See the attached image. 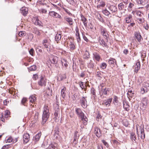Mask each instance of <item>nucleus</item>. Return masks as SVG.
<instances>
[{
  "label": "nucleus",
  "mask_w": 149,
  "mask_h": 149,
  "mask_svg": "<svg viewBox=\"0 0 149 149\" xmlns=\"http://www.w3.org/2000/svg\"><path fill=\"white\" fill-rule=\"evenodd\" d=\"M49 114L50 113L49 112L48 106H45L44 107L43 113L42 115V120L41 122L42 125H44L46 123L49 117Z\"/></svg>",
  "instance_id": "obj_1"
},
{
  "label": "nucleus",
  "mask_w": 149,
  "mask_h": 149,
  "mask_svg": "<svg viewBox=\"0 0 149 149\" xmlns=\"http://www.w3.org/2000/svg\"><path fill=\"white\" fill-rule=\"evenodd\" d=\"M75 111L79 117L81 118L83 124L84 125H86L88 120V118L86 116L84 115V114L81 109L79 108H77Z\"/></svg>",
  "instance_id": "obj_2"
},
{
  "label": "nucleus",
  "mask_w": 149,
  "mask_h": 149,
  "mask_svg": "<svg viewBox=\"0 0 149 149\" xmlns=\"http://www.w3.org/2000/svg\"><path fill=\"white\" fill-rule=\"evenodd\" d=\"M100 32L101 35L104 36L105 38H106L107 41V38L109 37V35L107 33L106 29L102 26H100Z\"/></svg>",
  "instance_id": "obj_3"
},
{
  "label": "nucleus",
  "mask_w": 149,
  "mask_h": 149,
  "mask_svg": "<svg viewBox=\"0 0 149 149\" xmlns=\"http://www.w3.org/2000/svg\"><path fill=\"white\" fill-rule=\"evenodd\" d=\"M47 80L42 76H41L40 80L38 81V85L41 86H45L46 85Z\"/></svg>",
  "instance_id": "obj_4"
},
{
  "label": "nucleus",
  "mask_w": 149,
  "mask_h": 149,
  "mask_svg": "<svg viewBox=\"0 0 149 149\" xmlns=\"http://www.w3.org/2000/svg\"><path fill=\"white\" fill-rule=\"evenodd\" d=\"M23 141L22 143L24 144L27 143L29 140L30 135L28 133L24 134L22 136Z\"/></svg>",
  "instance_id": "obj_5"
},
{
  "label": "nucleus",
  "mask_w": 149,
  "mask_h": 149,
  "mask_svg": "<svg viewBox=\"0 0 149 149\" xmlns=\"http://www.w3.org/2000/svg\"><path fill=\"white\" fill-rule=\"evenodd\" d=\"M86 97H83L80 100L81 106L84 108H86L87 106V101L86 99Z\"/></svg>",
  "instance_id": "obj_6"
},
{
  "label": "nucleus",
  "mask_w": 149,
  "mask_h": 149,
  "mask_svg": "<svg viewBox=\"0 0 149 149\" xmlns=\"http://www.w3.org/2000/svg\"><path fill=\"white\" fill-rule=\"evenodd\" d=\"M109 91V88H102L100 91V94L101 96H102L103 95H107V92Z\"/></svg>",
  "instance_id": "obj_7"
},
{
  "label": "nucleus",
  "mask_w": 149,
  "mask_h": 149,
  "mask_svg": "<svg viewBox=\"0 0 149 149\" xmlns=\"http://www.w3.org/2000/svg\"><path fill=\"white\" fill-rule=\"evenodd\" d=\"M108 9L110 10V12L112 13L115 14L117 11V7L114 6L110 5L108 7Z\"/></svg>",
  "instance_id": "obj_8"
},
{
  "label": "nucleus",
  "mask_w": 149,
  "mask_h": 149,
  "mask_svg": "<svg viewBox=\"0 0 149 149\" xmlns=\"http://www.w3.org/2000/svg\"><path fill=\"white\" fill-rule=\"evenodd\" d=\"M134 36L139 43H140L143 39L140 33L139 32H135L134 33Z\"/></svg>",
  "instance_id": "obj_9"
},
{
  "label": "nucleus",
  "mask_w": 149,
  "mask_h": 149,
  "mask_svg": "<svg viewBox=\"0 0 149 149\" xmlns=\"http://www.w3.org/2000/svg\"><path fill=\"white\" fill-rule=\"evenodd\" d=\"M28 12V9L27 8L23 7L20 9V12L24 16H26Z\"/></svg>",
  "instance_id": "obj_10"
},
{
  "label": "nucleus",
  "mask_w": 149,
  "mask_h": 149,
  "mask_svg": "<svg viewBox=\"0 0 149 149\" xmlns=\"http://www.w3.org/2000/svg\"><path fill=\"white\" fill-rule=\"evenodd\" d=\"M79 137V135L78 132L75 131L74 134V140L73 142L74 144L76 145L77 143V140Z\"/></svg>",
  "instance_id": "obj_11"
},
{
  "label": "nucleus",
  "mask_w": 149,
  "mask_h": 149,
  "mask_svg": "<svg viewBox=\"0 0 149 149\" xmlns=\"http://www.w3.org/2000/svg\"><path fill=\"white\" fill-rule=\"evenodd\" d=\"M49 14L50 16L54 18H61V16L60 15L54 11L50 12L49 13Z\"/></svg>",
  "instance_id": "obj_12"
},
{
  "label": "nucleus",
  "mask_w": 149,
  "mask_h": 149,
  "mask_svg": "<svg viewBox=\"0 0 149 149\" xmlns=\"http://www.w3.org/2000/svg\"><path fill=\"white\" fill-rule=\"evenodd\" d=\"M111 67L114 66L115 64L116 65V61L115 59L113 58H110L108 61Z\"/></svg>",
  "instance_id": "obj_13"
},
{
  "label": "nucleus",
  "mask_w": 149,
  "mask_h": 149,
  "mask_svg": "<svg viewBox=\"0 0 149 149\" xmlns=\"http://www.w3.org/2000/svg\"><path fill=\"white\" fill-rule=\"evenodd\" d=\"M134 72L136 73H137L138 71L140 70V62L138 61L136 63L135 65L134 66Z\"/></svg>",
  "instance_id": "obj_14"
},
{
  "label": "nucleus",
  "mask_w": 149,
  "mask_h": 149,
  "mask_svg": "<svg viewBox=\"0 0 149 149\" xmlns=\"http://www.w3.org/2000/svg\"><path fill=\"white\" fill-rule=\"evenodd\" d=\"M35 19L36 20L34 23L35 25H38L41 27H43V24L39 20L38 17H36Z\"/></svg>",
  "instance_id": "obj_15"
},
{
  "label": "nucleus",
  "mask_w": 149,
  "mask_h": 149,
  "mask_svg": "<svg viewBox=\"0 0 149 149\" xmlns=\"http://www.w3.org/2000/svg\"><path fill=\"white\" fill-rule=\"evenodd\" d=\"M130 138L133 142L136 143V135L134 132H131L130 134Z\"/></svg>",
  "instance_id": "obj_16"
},
{
  "label": "nucleus",
  "mask_w": 149,
  "mask_h": 149,
  "mask_svg": "<svg viewBox=\"0 0 149 149\" xmlns=\"http://www.w3.org/2000/svg\"><path fill=\"white\" fill-rule=\"evenodd\" d=\"M112 100V98L108 99L107 100L104 101L103 102V103L106 105L107 107H109L110 106V103L111 102Z\"/></svg>",
  "instance_id": "obj_17"
},
{
  "label": "nucleus",
  "mask_w": 149,
  "mask_h": 149,
  "mask_svg": "<svg viewBox=\"0 0 149 149\" xmlns=\"http://www.w3.org/2000/svg\"><path fill=\"white\" fill-rule=\"evenodd\" d=\"M123 108L125 110L128 111L129 110V106L128 104V102L125 101H123Z\"/></svg>",
  "instance_id": "obj_18"
},
{
  "label": "nucleus",
  "mask_w": 149,
  "mask_h": 149,
  "mask_svg": "<svg viewBox=\"0 0 149 149\" xmlns=\"http://www.w3.org/2000/svg\"><path fill=\"white\" fill-rule=\"evenodd\" d=\"M94 133L96 134V136L100 137L101 136L100 130L98 127H96L95 129Z\"/></svg>",
  "instance_id": "obj_19"
},
{
  "label": "nucleus",
  "mask_w": 149,
  "mask_h": 149,
  "mask_svg": "<svg viewBox=\"0 0 149 149\" xmlns=\"http://www.w3.org/2000/svg\"><path fill=\"white\" fill-rule=\"evenodd\" d=\"M75 31L76 32V36L77 37L76 38L77 39V41L78 42H80L81 41V38L79 36V29L77 27L76 28Z\"/></svg>",
  "instance_id": "obj_20"
},
{
  "label": "nucleus",
  "mask_w": 149,
  "mask_h": 149,
  "mask_svg": "<svg viewBox=\"0 0 149 149\" xmlns=\"http://www.w3.org/2000/svg\"><path fill=\"white\" fill-rule=\"evenodd\" d=\"M50 57L51 58V59H52V62L50 60H48V61H50L52 63H56V62H58V58L56 56L52 55Z\"/></svg>",
  "instance_id": "obj_21"
},
{
  "label": "nucleus",
  "mask_w": 149,
  "mask_h": 149,
  "mask_svg": "<svg viewBox=\"0 0 149 149\" xmlns=\"http://www.w3.org/2000/svg\"><path fill=\"white\" fill-rule=\"evenodd\" d=\"M65 19L69 24L70 26H71L72 25H73V22L72 18L70 17H66L65 18Z\"/></svg>",
  "instance_id": "obj_22"
},
{
  "label": "nucleus",
  "mask_w": 149,
  "mask_h": 149,
  "mask_svg": "<svg viewBox=\"0 0 149 149\" xmlns=\"http://www.w3.org/2000/svg\"><path fill=\"white\" fill-rule=\"evenodd\" d=\"M81 21L84 24L85 27H87V19L84 17L83 15H81Z\"/></svg>",
  "instance_id": "obj_23"
},
{
  "label": "nucleus",
  "mask_w": 149,
  "mask_h": 149,
  "mask_svg": "<svg viewBox=\"0 0 149 149\" xmlns=\"http://www.w3.org/2000/svg\"><path fill=\"white\" fill-rule=\"evenodd\" d=\"M41 135V133H38L33 137V140L36 142L38 141L40 139Z\"/></svg>",
  "instance_id": "obj_24"
},
{
  "label": "nucleus",
  "mask_w": 149,
  "mask_h": 149,
  "mask_svg": "<svg viewBox=\"0 0 149 149\" xmlns=\"http://www.w3.org/2000/svg\"><path fill=\"white\" fill-rule=\"evenodd\" d=\"M148 1V0H137V2L138 4L144 6L147 3Z\"/></svg>",
  "instance_id": "obj_25"
},
{
  "label": "nucleus",
  "mask_w": 149,
  "mask_h": 149,
  "mask_svg": "<svg viewBox=\"0 0 149 149\" xmlns=\"http://www.w3.org/2000/svg\"><path fill=\"white\" fill-rule=\"evenodd\" d=\"M95 17L102 22H103L104 21L103 18L101 16L100 14L98 13H97L95 14Z\"/></svg>",
  "instance_id": "obj_26"
},
{
  "label": "nucleus",
  "mask_w": 149,
  "mask_h": 149,
  "mask_svg": "<svg viewBox=\"0 0 149 149\" xmlns=\"http://www.w3.org/2000/svg\"><path fill=\"white\" fill-rule=\"evenodd\" d=\"M42 44L43 46L46 48H48L49 45L50 43L48 42V40L45 39L43 41Z\"/></svg>",
  "instance_id": "obj_27"
},
{
  "label": "nucleus",
  "mask_w": 149,
  "mask_h": 149,
  "mask_svg": "<svg viewBox=\"0 0 149 149\" xmlns=\"http://www.w3.org/2000/svg\"><path fill=\"white\" fill-rule=\"evenodd\" d=\"M68 44H69L70 49L71 50H73L75 49V46L73 43V40H70Z\"/></svg>",
  "instance_id": "obj_28"
},
{
  "label": "nucleus",
  "mask_w": 149,
  "mask_h": 149,
  "mask_svg": "<svg viewBox=\"0 0 149 149\" xmlns=\"http://www.w3.org/2000/svg\"><path fill=\"white\" fill-rule=\"evenodd\" d=\"M83 57L84 59H88L90 57L89 53L87 50L84 53Z\"/></svg>",
  "instance_id": "obj_29"
},
{
  "label": "nucleus",
  "mask_w": 149,
  "mask_h": 149,
  "mask_svg": "<svg viewBox=\"0 0 149 149\" xmlns=\"http://www.w3.org/2000/svg\"><path fill=\"white\" fill-rule=\"evenodd\" d=\"M29 99L30 102L33 103L36 101V97L35 96L32 95L29 97Z\"/></svg>",
  "instance_id": "obj_30"
},
{
  "label": "nucleus",
  "mask_w": 149,
  "mask_h": 149,
  "mask_svg": "<svg viewBox=\"0 0 149 149\" xmlns=\"http://www.w3.org/2000/svg\"><path fill=\"white\" fill-rule=\"evenodd\" d=\"M141 131V138L143 139H144L145 137V135L144 132V130L143 128L142 127L140 128Z\"/></svg>",
  "instance_id": "obj_31"
},
{
  "label": "nucleus",
  "mask_w": 149,
  "mask_h": 149,
  "mask_svg": "<svg viewBox=\"0 0 149 149\" xmlns=\"http://www.w3.org/2000/svg\"><path fill=\"white\" fill-rule=\"evenodd\" d=\"M93 57L95 60L97 61H99L100 58V56L97 53H95L93 54Z\"/></svg>",
  "instance_id": "obj_32"
},
{
  "label": "nucleus",
  "mask_w": 149,
  "mask_h": 149,
  "mask_svg": "<svg viewBox=\"0 0 149 149\" xmlns=\"http://www.w3.org/2000/svg\"><path fill=\"white\" fill-rule=\"evenodd\" d=\"M94 65V63L92 60L90 61L89 63L88 64V67L91 69H93Z\"/></svg>",
  "instance_id": "obj_33"
},
{
  "label": "nucleus",
  "mask_w": 149,
  "mask_h": 149,
  "mask_svg": "<svg viewBox=\"0 0 149 149\" xmlns=\"http://www.w3.org/2000/svg\"><path fill=\"white\" fill-rule=\"evenodd\" d=\"M61 62L62 65L63 66L64 65V67L66 69L67 67L68 66V62L65 59H63L61 61Z\"/></svg>",
  "instance_id": "obj_34"
},
{
  "label": "nucleus",
  "mask_w": 149,
  "mask_h": 149,
  "mask_svg": "<svg viewBox=\"0 0 149 149\" xmlns=\"http://www.w3.org/2000/svg\"><path fill=\"white\" fill-rule=\"evenodd\" d=\"M125 21L126 23H129L131 22L132 20V16L131 15H129L128 16L125 18Z\"/></svg>",
  "instance_id": "obj_35"
},
{
  "label": "nucleus",
  "mask_w": 149,
  "mask_h": 149,
  "mask_svg": "<svg viewBox=\"0 0 149 149\" xmlns=\"http://www.w3.org/2000/svg\"><path fill=\"white\" fill-rule=\"evenodd\" d=\"M41 30H40L38 29L37 28H35L34 29L33 32L35 34H37L38 36H40V34Z\"/></svg>",
  "instance_id": "obj_36"
},
{
  "label": "nucleus",
  "mask_w": 149,
  "mask_h": 149,
  "mask_svg": "<svg viewBox=\"0 0 149 149\" xmlns=\"http://www.w3.org/2000/svg\"><path fill=\"white\" fill-rule=\"evenodd\" d=\"M66 90V88L65 87H64L62 89L61 91V94L63 98H64L65 96Z\"/></svg>",
  "instance_id": "obj_37"
},
{
  "label": "nucleus",
  "mask_w": 149,
  "mask_h": 149,
  "mask_svg": "<svg viewBox=\"0 0 149 149\" xmlns=\"http://www.w3.org/2000/svg\"><path fill=\"white\" fill-rule=\"evenodd\" d=\"M148 91H149V90L145 88V87H142L141 89V93L142 94H143L147 93Z\"/></svg>",
  "instance_id": "obj_38"
},
{
  "label": "nucleus",
  "mask_w": 149,
  "mask_h": 149,
  "mask_svg": "<svg viewBox=\"0 0 149 149\" xmlns=\"http://www.w3.org/2000/svg\"><path fill=\"white\" fill-rule=\"evenodd\" d=\"M102 12L103 14L108 16H109L110 14H111V13L106 9L103 10H102Z\"/></svg>",
  "instance_id": "obj_39"
},
{
  "label": "nucleus",
  "mask_w": 149,
  "mask_h": 149,
  "mask_svg": "<svg viewBox=\"0 0 149 149\" xmlns=\"http://www.w3.org/2000/svg\"><path fill=\"white\" fill-rule=\"evenodd\" d=\"M61 38V34L57 33L55 37V39L56 41H58L60 40Z\"/></svg>",
  "instance_id": "obj_40"
},
{
  "label": "nucleus",
  "mask_w": 149,
  "mask_h": 149,
  "mask_svg": "<svg viewBox=\"0 0 149 149\" xmlns=\"http://www.w3.org/2000/svg\"><path fill=\"white\" fill-rule=\"evenodd\" d=\"M134 93H132V90L128 91L127 93V97L129 98V97L132 98L133 96Z\"/></svg>",
  "instance_id": "obj_41"
},
{
  "label": "nucleus",
  "mask_w": 149,
  "mask_h": 149,
  "mask_svg": "<svg viewBox=\"0 0 149 149\" xmlns=\"http://www.w3.org/2000/svg\"><path fill=\"white\" fill-rule=\"evenodd\" d=\"M37 68V67L36 65H33L31 66L29 68V70L30 71H35Z\"/></svg>",
  "instance_id": "obj_42"
},
{
  "label": "nucleus",
  "mask_w": 149,
  "mask_h": 149,
  "mask_svg": "<svg viewBox=\"0 0 149 149\" xmlns=\"http://www.w3.org/2000/svg\"><path fill=\"white\" fill-rule=\"evenodd\" d=\"M118 8L119 10H122L124 8V6L122 2L120 3L118 5Z\"/></svg>",
  "instance_id": "obj_43"
},
{
  "label": "nucleus",
  "mask_w": 149,
  "mask_h": 149,
  "mask_svg": "<svg viewBox=\"0 0 149 149\" xmlns=\"http://www.w3.org/2000/svg\"><path fill=\"white\" fill-rule=\"evenodd\" d=\"M27 101V100L26 98H23L21 101V104L23 105L24 106H26L25 104H26V101Z\"/></svg>",
  "instance_id": "obj_44"
},
{
  "label": "nucleus",
  "mask_w": 149,
  "mask_h": 149,
  "mask_svg": "<svg viewBox=\"0 0 149 149\" xmlns=\"http://www.w3.org/2000/svg\"><path fill=\"white\" fill-rule=\"evenodd\" d=\"M100 43L101 45L103 47H107V44L105 43V41L103 39H102L101 40Z\"/></svg>",
  "instance_id": "obj_45"
},
{
  "label": "nucleus",
  "mask_w": 149,
  "mask_h": 149,
  "mask_svg": "<svg viewBox=\"0 0 149 149\" xmlns=\"http://www.w3.org/2000/svg\"><path fill=\"white\" fill-rule=\"evenodd\" d=\"M137 22L139 24H142L144 22V18H138L137 19Z\"/></svg>",
  "instance_id": "obj_46"
},
{
  "label": "nucleus",
  "mask_w": 149,
  "mask_h": 149,
  "mask_svg": "<svg viewBox=\"0 0 149 149\" xmlns=\"http://www.w3.org/2000/svg\"><path fill=\"white\" fill-rule=\"evenodd\" d=\"M107 66V65L106 63H102L101 65L100 66V67L103 69L106 68Z\"/></svg>",
  "instance_id": "obj_47"
},
{
  "label": "nucleus",
  "mask_w": 149,
  "mask_h": 149,
  "mask_svg": "<svg viewBox=\"0 0 149 149\" xmlns=\"http://www.w3.org/2000/svg\"><path fill=\"white\" fill-rule=\"evenodd\" d=\"M26 34V32L24 31H19V36L23 37L25 36Z\"/></svg>",
  "instance_id": "obj_48"
},
{
  "label": "nucleus",
  "mask_w": 149,
  "mask_h": 149,
  "mask_svg": "<svg viewBox=\"0 0 149 149\" xmlns=\"http://www.w3.org/2000/svg\"><path fill=\"white\" fill-rule=\"evenodd\" d=\"M38 11L39 12L41 13H42L46 14L47 13V10H46L42 8L40 9H38Z\"/></svg>",
  "instance_id": "obj_49"
},
{
  "label": "nucleus",
  "mask_w": 149,
  "mask_h": 149,
  "mask_svg": "<svg viewBox=\"0 0 149 149\" xmlns=\"http://www.w3.org/2000/svg\"><path fill=\"white\" fill-rule=\"evenodd\" d=\"M78 84L80 86L82 90L84 89V86L83 82L80 81L78 82Z\"/></svg>",
  "instance_id": "obj_50"
},
{
  "label": "nucleus",
  "mask_w": 149,
  "mask_h": 149,
  "mask_svg": "<svg viewBox=\"0 0 149 149\" xmlns=\"http://www.w3.org/2000/svg\"><path fill=\"white\" fill-rule=\"evenodd\" d=\"M141 103L142 104V105L141 107H142V109H143L144 108H146L147 105V102H141Z\"/></svg>",
  "instance_id": "obj_51"
},
{
  "label": "nucleus",
  "mask_w": 149,
  "mask_h": 149,
  "mask_svg": "<svg viewBox=\"0 0 149 149\" xmlns=\"http://www.w3.org/2000/svg\"><path fill=\"white\" fill-rule=\"evenodd\" d=\"M10 112L8 110H6L5 111V117L7 118L10 115Z\"/></svg>",
  "instance_id": "obj_52"
},
{
  "label": "nucleus",
  "mask_w": 149,
  "mask_h": 149,
  "mask_svg": "<svg viewBox=\"0 0 149 149\" xmlns=\"http://www.w3.org/2000/svg\"><path fill=\"white\" fill-rule=\"evenodd\" d=\"M113 101L114 104H115V103H118V97L117 96H114L113 97Z\"/></svg>",
  "instance_id": "obj_53"
},
{
  "label": "nucleus",
  "mask_w": 149,
  "mask_h": 149,
  "mask_svg": "<svg viewBox=\"0 0 149 149\" xmlns=\"http://www.w3.org/2000/svg\"><path fill=\"white\" fill-rule=\"evenodd\" d=\"M38 113L37 112H36L35 114L34 119L35 120V121H36L38 119Z\"/></svg>",
  "instance_id": "obj_54"
},
{
  "label": "nucleus",
  "mask_w": 149,
  "mask_h": 149,
  "mask_svg": "<svg viewBox=\"0 0 149 149\" xmlns=\"http://www.w3.org/2000/svg\"><path fill=\"white\" fill-rule=\"evenodd\" d=\"M29 52L31 56H33V54L34 53V50L32 48L29 51Z\"/></svg>",
  "instance_id": "obj_55"
},
{
  "label": "nucleus",
  "mask_w": 149,
  "mask_h": 149,
  "mask_svg": "<svg viewBox=\"0 0 149 149\" xmlns=\"http://www.w3.org/2000/svg\"><path fill=\"white\" fill-rule=\"evenodd\" d=\"M134 6V4H132V3H130L129 4V6H128V9L130 11L131 10L132 8V7Z\"/></svg>",
  "instance_id": "obj_56"
},
{
  "label": "nucleus",
  "mask_w": 149,
  "mask_h": 149,
  "mask_svg": "<svg viewBox=\"0 0 149 149\" xmlns=\"http://www.w3.org/2000/svg\"><path fill=\"white\" fill-rule=\"evenodd\" d=\"M95 90L94 88H91V93L94 95V97L95 96Z\"/></svg>",
  "instance_id": "obj_57"
},
{
  "label": "nucleus",
  "mask_w": 149,
  "mask_h": 149,
  "mask_svg": "<svg viewBox=\"0 0 149 149\" xmlns=\"http://www.w3.org/2000/svg\"><path fill=\"white\" fill-rule=\"evenodd\" d=\"M37 4L38 5H46V3H43L42 1L40 0H38L37 2Z\"/></svg>",
  "instance_id": "obj_58"
},
{
  "label": "nucleus",
  "mask_w": 149,
  "mask_h": 149,
  "mask_svg": "<svg viewBox=\"0 0 149 149\" xmlns=\"http://www.w3.org/2000/svg\"><path fill=\"white\" fill-rule=\"evenodd\" d=\"M10 144L5 145L3 146L1 149H6L7 148H9L10 147Z\"/></svg>",
  "instance_id": "obj_59"
},
{
  "label": "nucleus",
  "mask_w": 149,
  "mask_h": 149,
  "mask_svg": "<svg viewBox=\"0 0 149 149\" xmlns=\"http://www.w3.org/2000/svg\"><path fill=\"white\" fill-rule=\"evenodd\" d=\"M63 9L69 15H72V14L70 12V11L66 8H63Z\"/></svg>",
  "instance_id": "obj_60"
},
{
  "label": "nucleus",
  "mask_w": 149,
  "mask_h": 149,
  "mask_svg": "<svg viewBox=\"0 0 149 149\" xmlns=\"http://www.w3.org/2000/svg\"><path fill=\"white\" fill-rule=\"evenodd\" d=\"M102 116H101L100 114L98 113L96 117V120L97 121H99V119H101L102 118Z\"/></svg>",
  "instance_id": "obj_61"
},
{
  "label": "nucleus",
  "mask_w": 149,
  "mask_h": 149,
  "mask_svg": "<svg viewBox=\"0 0 149 149\" xmlns=\"http://www.w3.org/2000/svg\"><path fill=\"white\" fill-rule=\"evenodd\" d=\"M136 14L139 17H141L142 16V14L143 15V14L141 11H138L137 12Z\"/></svg>",
  "instance_id": "obj_62"
},
{
  "label": "nucleus",
  "mask_w": 149,
  "mask_h": 149,
  "mask_svg": "<svg viewBox=\"0 0 149 149\" xmlns=\"http://www.w3.org/2000/svg\"><path fill=\"white\" fill-rule=\"evenodd\" d=\"M13 141V139L11 137H9V138L7 139L6 140V142L10 143Z\"/></svg>",
  "instance_id": "obj_63"
},
{
  "label": "nucleus",
  "mask_w": 149,
  "mask_h": 149,
  "mask_svg": "<svg viewBox=\"0 0 149 149\" xmlns=\"http://www.w3.org/2000/svg\"><path fill=\"white\" fill-rule=\"evenodd\" d=\"M102 142L104 144V145L106 146L107 147H109V144L108 143L104 140H102Z\"/></svg>",
  "instance_id": "obj_64"
}]
</instances>
